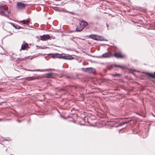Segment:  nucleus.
<instances>
[{
	"label": "nucleus",
	"mask_w": 155,
	"mask_h": 155,
	"mask_svg": "<svg viewBox=\"0 0 155 155\" xmlns=\"http://www.w3.org/2000/svg\"><path fill=\"white\" fill-rule=\"evenodd\" d=\"M48 55L50 56L52 58H62L65 59L71 60L74 59V58L68 55H67L65 54H61L58 53L54 54H49Z\"/></svg>",
	"instance_id": "obj_1"
},
{
	"label": "nucleus",
	"mask_w": 155,
	"mask_h": 155,
	"mask_svg": "<svg viewBox=\"0 0 155 155\" xmlns=\"http://www.w3.org/2000/svg\"><path fill=\"white\" fill-rule=\"evenodd\" d=\"M90 37L92 38V39H93L94 40H96V35H90Z\"/></svg>",
	"instance_id": "obj_17"
},
{
	"label": "nucleus",
	"mask_w": 155,
	"mask_h": 155,
	"mask_svg": "<svg viewBox=\"0 0 155 155\" xmlns=\"http://www.w3.org/2000/svg\"><path fill=\"white\" fill-rule=\"evenodd\" d=\"M153 116H154V117H155V116H154V115H153Z\"/></svg>",
	"instance_id": "obj_22"
},
{
	"label": "nucleus",
	"mask_w": 155,
	"mask_h": 155,
	"mask_svg": "<svg viewBox=\"0 0 155 155\" xmlns=\"http://www.w3.org/2000/svg\"><path fill=\"white\" fill-rule=\"evenodd\" d=\"M112 56L111 53H106L104 54L102 56L104 58H110Z\"/></svg>",
	"instance_id": "obj_7"
},
{
	"label": "nucleus",
	"mask_w": 155,
	"mask_h": 155,
	"mask_svg": "<svg viewBox=\"0 0 155 155\" xmlns=\"http://www.w3.org/2000/svg\"><path fill=\"white\" fill-rule=\"evenodd\" d=\"M21 22L24 24L28 25L30 22V21L28 20H23Z\"/></svg>",
	"instance_id": "obj_12"
},
{
	"label": "nucleus",
	"mask_w": 155,
	"mask_h": 155,
	"mask_svg": "<svg viewBox=\"0 0 155 155\" xmlns=\"http://www.w3.org/2000/svg\"><path fill=\"white\" fill-rule=\"evenodd\" d=\"M81 70L84 72H87L89 73L94 74L96 73V70L92 68H82Z\"/></svg>",
	"instance_id": "obj_3"
},
{
	"label": "nucleus",
	"mask_w": 155,
	"mask_h": 155,
	"mask_svg": "<svg viewBox=\"0 0 155 155\" xmlns=\"http://www.w3.org/2000/svg\"><path fill=\"white\" fill-rule=\"evenodd\" d=\"M53 74V73H50L46 74V76L48 78H52V76Z\"/></svg>",
	"instance_id": "obj_13"
},
{
	"label": "nucleus",
	"mask_w": 155,
	"mask_h": 155,
	"mask_svg": "<svg viewBox=\"0 0 155 155\" xmlns=\"http://www.w3.org/2000/svg\"><path fill=\"white\" fill-rule=\"evenodd\" d=\"M68 12L70 13L71 14H74L72 12Z\"/></svg>",
	"instance_id": "obj_21"
},
{
	"label": "nucleus",
	"mask_w": 155,
	"mask_h": 155,
	"mask_svg": "<svg viewBox=\"0 0 155 155\" xmlns=\"http://www.w3.org/2000/svg\"><path fill=\"white\" fill-rule=\"evenodd\" d=\"M114 55L117 58H123L125 57V56L120 52L115 53Z\"/></svg>",
	"instance_id": "obj_6"
},
{
	"label": "nucleus",
	"mask_w": 155,
	"mask_h": 155,
	"mask_svg": "<svg viewBox=\"0 0 155 155\" xmlns=\"http://www.w3.org/2000/svg\"><path fill=\"white\" fill-rule=\"evenodd\" d=\"M28 47V45L27 43H25L24 45H22L21 46V49L22 50H24L26 48Z\"/></svg>",
	"instance_id": "obj_9"
},
{
	"label": "nucleus",
	"mask_w": 155,
	"mask_h": 155,
	"mask_svg": "<svg viewBox=\"0 0 155 155\" xmlns=\"http://www.w3.org/2000/svg\"><path fill=\"white\" fill-rule=\"evenodd\" d=\"M87 23L85 21H82L80 24V25H82L83 26L82 27H84V28L87 26Z\"/></svg>",
	"instance_id": "obj_11"
},
{
	"label": "nucleus",
	"mask_w": 155,
	"mask_h": 155,
	"mask_svg": "<svg viewBox=\"0 0 155 155\" xmlns=\"http://www.w3.org/2000/svg\"><path fill=\"white\" fill-rule=\"evenodd\" d=\"M8 7L6 5H0V15L6 16L9 14Z\"/></svg>",
	"instance_id": "obj_2"
},
{
	"label": "nucleus",
	"mask_w": 155,
	"mask_h": 155,
	"mask_svg": "<svg viewBox=\"0 0 155 155\" xmlns=\"http://www.w3.org/2000/svg\"><path fill=\"white\" fill-rule=\"evenodd\" d=\"M17 7V8L19 10H22L25 8L27 6V4L23 3L22 2H16Z\"/></svg>",
	"instance_id": "obj_4"
},
{
	"label": "nucleus",
	"mask_w": 155,
	"mask_h": 155,
	"mask_svg": "<svg viewBox=\"0 0 155 155\" xmlns=\"http://www.w3.org/2000/svg\"><path fill=\"white\" fill-rule=\"evenodd\" d=\"M121 75V74H112V76L114 77L120 76Z\"/></svg>",
	"instance_id": "obj_18"
},
{
	"label": "nucleus",
	"mask_w": 155,
	"mask_h": 155,
	"mask_svg": "<svg viewBox=\"0 0 155 155\" xmlns=\"http://www.w3.org/2000/svg\"><path fill=\"white\" fill-rule=\"evenodd\" d=\"M27 78H28V80L31 81L33 80L34 79V77H28Z\"/></svg>",
	"instance_id": "obj_19"
},
{
	"label": "nucleus",
	"mask_w": 155,
	"mask_h": 155,
	"mask_svg": "<svg viewBox=\"0 0 155 155\" xmlns=\"http://www.w3.org/2000/svg\"><path fill=\"white\" fill-rule=\"evenodd\" d=\"M129 121H127L126 122H123L122 123H120L118 125V126H121L123 125H124L125 124H128L129 123Z\"/></svg>",
	"instance_id": "obj_15"
},
{
	"label": "nucleus",
	"mask_w": 155,
	"mask_h": 155,
	"mask_svg": "<svg viewBox=\"0 0 155 155\" xmlns=\"http://www.w3.org/2000/svg\"><path fill=\"white\" fill-rule=\"evenodd\" d=\"M40 37L42 41H46L50 38V36L48 34L44 35L42 36H41Z\"/></svg>",
	"instance_id": "obj_5"
},
{
	"label": "nucleus",
	"mask_w": 155,
	"mask_h": 155,
	"mask_svg": "<svg viewBox=\"0 0 155 155\" xmlns=\"http://www.w3.org/2000/svg\"><path fill=\"white\" fill-rule=\"evenodd\" d=\"M153 116H154V117H155V116H154V115H153Z\"/></svg>",
	"instance_id": "obj_23"
},
{
	"label": "nucleus",
	"mask_w": 155,
	"mask_h": 155,
	"mask_svg": "<svg viewBox=\"0 0 155 155\" xmlns=\"http://www.w3.org/2000/svg\"><path fill=\"white\" fill-rule=\"evenodd\" d=\"M153 116H154V117H155V116H154V115H153Z\"/></svg>",
	"instance_id": "obj_24"
},
{
	"label": "nucleus",
	"mask_w": 155,
	"mask_h": 155,
	"mask_svg": "<svg viewBox=\"0 0 155 155\" xmlns=\"http://www.w3.org/2000/svg\"><path fill=\"white\" fill-rule=\"evenodd\" d=\"M27 70L28 71H41L39 70H31L27 69Z\"/></svg>",
	"instance_id": "obj_20"
},
{
	"label": "nucleus",
	"mask_w": 155,
	"mask_h": 155,
	"mask_svg": "<svg viewBox=\"0 0 155 155\" xmlns=\"http://www.w3.org/2000/svg\"><path fill=\"white\" fill-rule=\"evenodd\" d=\"M146 75L150 77L155 79V71L154 74L146 72Z\"/></svg>",
	"instance_id": "obj_8"
},
{
	"label": "nucleus",
	"mask_w": 155,
	"mask_h": 155,
	"mask_svg": "<svg viewBox=\"0 0 155 155\" xmlns=\"http://www.w3.org/2000/svg\"><path fill=\"white\" fill-rule=\"evenodd\" d=\"M10 24L15 28L17 29H19L21 28V27L15 24H13L12 23H10Z\"/></svg>",
	"instance_id": "obj_10"
},
{
	"label": "nucleus",
	"mask_w": 155,
	"mask_h": 155,
	"mask_svg": "<svg viewBox=\"0 0 155 155\" xmlns=\"http://www.w3.org/2000/svg\"><path fill=\"white\" fill-rule=\"evenodd\" d=\"M114 66L115 67H118L120 68H122V69H123L124 68H125V67L124 66V65H122L121 66H120V65H117V64H115L114 65Z\"/></svg>",
	"instance_id": "obj_16"
},
{
	"label": "nucleus",
	"mask_w": 155,
	"mask_h": 155,
	"mask_svg": "<svg viewBox=\"0 0 155 155\" xmlns=\"http://www.w3.org/2000/svg\"><path fill=\"white\" fill-rule=\"evenodd\" d=\"M83 28H84V27H82L81 26L80 27H78L76 28V31H80L82 30Z\"/></svg>",
	"instance_id": "obj_14"
}]
</instances>
